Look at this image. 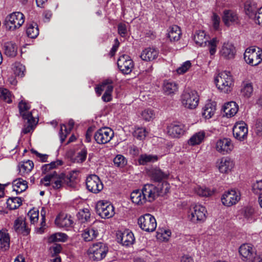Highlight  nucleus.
I'll use <instances>...</instances> for the list:
<instances>
[{
    "label": "nucleus",
    "mask_w": 262,
    "mask_h": 262,
    "mask_svg": "<svg viewBox=\"0 0 262 262\" xmlns=\"http://www.w3.org/2000/svg\"><path fill=\"white\" fill-rule=\"evenodd\" d=\"M169 185L164 181L157 186L147 184L142 190H135L130 194L132 202L137 205H142L146 201L151 202L158 196H163L169 192Z\"/></svg>",
    "instance_id": "nucleus-1"
},
{
    "label": "nucleus",
    "mask_w": 262,
    "mask_h": 262,
    "mask_svg": "<svg viewBox=\"0 0 262 262\" xmlns=\"http://www.w3.org/2000/svg\"><path fill=\"white\" fill-rule=\"evenodd\" d=\"M76 179V177L73 176L71 173L66 176L64 174H61L58 176L57 172L54 171L46 175L43 179L41 180V182L43 183L45 186H50V182L54 180L55 181L52 183V187L54 189L60 188L62 186V183H66L69 186L73 185V182Z\"/></svg>",
    "instance_id": "nucleus-2"
},
{
    "label": "nucleus",
    "mask_w": 262,
    "mask_h": 262,
    "mask_svg": "<svg viewBox=\"0 0 262 262\" xmlns=\"http://www.w3.org/2000/svg\"><path fill=\"white\" fill-rule=\"evenodd\" d=\"M108 248L105 244L98 242L93 244L89 250V255L91 260L100 261L106 255Z\"/></svg>",
    "instance_id": "nucleus-3"
},
{
    "label": "nucleus",
    "mask_w": 262,
    "mask_h": 262,
    "mask_svg": "<svg viewBox=\"0 0 262 262\" xmlns=\"http://www.w3.org/2000/svg\"><path fill=\"white\" fill-rule=\"evenodd\" d=\"M199 95L196 91L190 89L185 90L181 96L183 106L189 109H194L198 105Z\"/></svg>",
    "instance_id": "nucleus-4"
},
{
    "label": "nucleus",
    "mask_w": 262,
    "mask_h": 262,
    "mask_svg": "<svg viewBox=\"0 0 262 262\" xmlns=\"http://www.w3.org/2000/svg\"><path fill=\"white\" fill-rule=\"evenodd\" d=\"M217 88L222 92L228 93L231 90L232 78L229 72L224 71L219 74L215 78Z\"/></svg>",
    "instance_id": "nucleus-5"
},
{
    "label": "nucleus",
    "mask_w": 262,
    "mask_h": 262,
    "mask_svg": "<svg viewBox=\"0 0 262 262\" xmlns=\"http://www.w3.org/2000/svg\"><path fill=\"white\" fill-rule=\"evenodd\" d=\"M25 21L24 14L20 12H13L5 18L4 25L8 30H14L19 28Z\"/></svg>",
    "instance_id": "nucleus-6"
},
{
    "label": "nucleus",
    "mask_w": 262,
    "mask_h": 262,
    "mask_svg": "<svg viewBox=\"0 0 262 262\" xmlns=\"http://www.w3.org/2000/svg\"><path fill=\"white\" fill-rule=\"evenodd\" d=\"M244 56L247 63L257 66L262 61V50L258 47H251L246 49Z\"/></svg>",
    "instance_id": "nucleus-7"
},
{
    "label": "nucleus",
    "mask_w": 262,
    "mask_h": 262,
    "mask_svg": "<svg viewBox=\"0 0 262 262\" xmlns=\"http://www.w3.org/2000/svg\"><path fill=\"white\" fill-rule=\"evenodd\" d=\"M138 223L141 229L146 232H152L157 227L155 218L149 213L141 216L138 219Z\"/></svg>",
    "instance_id": "nucleus-8"
},
{
    "label": "nucleus",
    "mask_w": 262,
    "mask_h": 262,
    "mask_svg": "<svg viewBox=\"0 0 262 262\" xmlns=\"http://www.w3.org/2000/svg\"><path fill=\"white\" fill-rule=\"evenodd\" d=\"M96 211L103 219H109L115 214L114 206L108 202L99 201L96 205Z\"/></svg>",
    "instance_id": "nucleus-9"
},
{
    "label": "nucleus",
    "mask_w": 262,
    "mask_h": 262,
    "mask_svg": "<svg viewBox=\"0 0 262 262\" xmlns=\"http://www.w3.org/2000/svg\"><path fill=\"white\" fill-rule=\"evenodd\" d=\"M117 65L120 71L123 74L130 73L134 67V63L130 57L126 54L121 55L117 60Z\"/></svg>",
    "instance_id": "nucleus-10"
},
{
    "label": "nucleus",
    "mask_w": 262,
    "mask_h": 262,
    "mask_svg": "<svg viewBox=\"0 0 262 262\" xmlns=\"http://www.w3.org/2000/svg\"><path fill=\"white\" fill-rule=\"evenodd\" d=\"M114 132L109 127L99 129L94 135V139L98 144H105L111 141L114 136Z\"/></svg>",
    "instance_id": "nucleus-11"
},
{
    "label": "nucleus",
    "mask_w": 262,
    "mask_h": 262,
    "mask_svg": "<svg viewBox=\"0 0 262 262\" xmlns=\"http://www.w3.org/2000/svg\"><path fill=\"white\" fill-rule=\"evenodd\" d=\"M207 210L201 205H195L191 210L190 219L194 223L204 222L206 219Z\"/></svg>",
    "instance_id": "nucleus-12"
},
{
    "label": "nucleus",
    "mask_w": 262,
    "mask_h": 262,
    "mask_svg": "<svg viewBox=\"0 0 262 262\" xmlns=\"http://www.w3.org/2000/svg\"><path fill=\"white\" fill-rule=\"evenodd\" d=\"M86 185L87 189L94 193L99 192L103 188V185L99 178L95 174L91 175L87 178Z\"/></svg>",
    "instance_id": "nucleus-13"
},
{
    "label": "nucleus",
    "mask_w": 262,
    "mask_h": 262,
    "mask_svg": "<svg viewBox=\"0 0 262 262\" xmlns=\"http://www.w3.org/2000/svg\"><path fill=\"white\" fill-rule=\"evenodd\" d=\"M240 199V193L235 190L226 191L221 198L223 204L228 207L236 204Z\"/></svg>",
    "instance_id": "nucleus-14"
},
{
    "label": "nucleus",
    "mask_w": 262,
    "mask_h": 262,
    "mask_svg": "<svg viewBox=\"0 0 262 262\" xmlns=\"http://www.w3.org/2000/svg\"><path fill=\"white\" fill-rule=\"evenodd\" d=\"M239 253L243 260L246 261H252L257 256L254 249L250 245L247 244L240 246Z\"/></svg>",
    "instance_id": "nucleus-15"
},
{
    "label": "nucleus",
    "mask_w": 262,
    "mask_h": 262,
    "mask_svg": "<svg viewBox=\"0 0 262 262\" xmlns=\"http://www.w3.org/2000/svg\"><path fill=\"white\" fill-rule=\"evenodd\" d=\"M215 148L216 150L223 155L230 152L233 149V145L229 138H223L217 140L216 143Z\"/></svg>",
    "instance_id": "nucleus-16"
},
{
    "label": "nucleus",
    "mask_w": 262,
    "mask_h": 262,
    "mask_svg": "<svg viewBox=\"0 0 262 262\" xmlns=\"http://www.w3.org/2000/svg\"><path fill=\"white\" fill-rule=\"evenodd\" d=\"M248 128L244 122L236 123L233 128L234 137L239 141H243L247 137Z\"/></svg>",
    "instance_id": "nucleus-17"
},
{
    "label": "nucleus",
    "mask_w": 262,
    "mask_h": 262,
    "mask_svg": "<svg viewBox=\"0 0 262 262\" xmlns=\"http://www.w3.org/2000/svg\"><path fill=\"white\" fill-rule=\"evenodd\" d=\"M148 174L152 181L160 182L166 179L169 173L164 172L159 168H155L149 170Z\"/></svg>",
    "instance_id": "nucleus-18"
},
{
    "label": "nucleus",
    "mask_w": 262,
    "mask_h": 262,
    "mask_svg": "<svg viewBox=\"0 0 262 262\" xmlns=\"http://www.w3.org/2000/svg\"><path fill=\"white\" fill-rule=\"evenodd\" d=\"M13 229L18 234L24 236L28 235L30 231V229L27 227L25 221L21 217H18L14 221Z\"/></svg>",
    "instance_id": "nucleus-19"
},
{
    "label": "nucleus",
    "mask_w": 262,
    "mask_h": 262,
    "mask_svg": "<svg viewBox=\"0 0 262 262\" xmlns=\"http://www.w3.org/2000/svg\"><path fill=\"white\" fill-rule=\"evenodd\" d=\"M223 20L227 26L239 23L238 16L236 13L230 10H226L224 11Z\"/></svg>",
    "instance_id": "nucleus-20"
},
{
    "label": "nucleus",
    "mask_w": 262,
    "mask_h": 262,
    "mask_svg": "<svg viewBox=\"0 0 262 262\" xmlns=\"http://www.w3.org/2000/svg\"><path fill=\"white\" fill-rule=\"evenodd\" d=\"M185 126L181 123L171 124L167 127V133L173 138H178L185 132Z\"/></svg>",
    "instance_id": "nucleus-21"
},
{
    "label": "nucleus",
    "mask_w": 262,
    "mask_h": 262,
    "mask_svg": "<svg viewBox=\"0 0 262 262\" xmlns=\"http://www.w3.org/2000/svg\"><path fill=\"white\" fill-rule=\"evenodd\" d=\"M234 165L233 161L228 157L222 158L218 162V168L222 173H228Z\"/></svg>",
    "instance_id": "nucleus-22"
},
{
    "label": "nucleus",
    "mask_w": 262,
    "mask_h": 262,
    "mask_svg": "<svg viewBox=\"0 0 262 262\" xmlns=\"http://www.w3.org/2000/svg\"><path fill=\"white\" fill-rule=\"evenodd\" d=\"M222 57L226 59H232L234 57L236 50L234 46L229 42L224 43L220 52Z\"/></svg>",
    "instance_id": "nucleus-23"
},
{
    "label": "nucleus",
    "mask_w": 262,
    "mask_h": 262,
    "mask_svg": "<svg viewBox=\"0 0 262 262\" xmlns=\"http://www.w3.org/2000/svg\"><path fill=\"white\" fill-rule=\"evenodd\" d=\"M117 239L124 246H128L133 244L135 238L133 233L128 231L126 230L123 233H120L117 235Z\"/></svg>",
    "instance_id": "nucleus-24"
},
{
    "label": "nucleus",
    "mask_w": 262,
    "mask_h": 262,
    "mask_svg": "<svg viewBox=\"0 0 262 262\" xmlns=\"http://www.w3.org/2000/svg\"><path fill=\"white\" fill-rule=\"evenodd\" d=\"M159 52L155 49L148 48L142 51L140 57L144 61H149L156 59Z\"/></svg>",
    "instance_id": "nucleus-25"
},
{
    "label": "nucleus",
    "mask_w": 262,
    "mask_h": 262,
    "mask_svg": "<svg viewBox=\"0 0 262 262\" xmlns=\"http://www.w3.org/2000/svg\"><path fill=\"white\" fill-rule=\"evenodd\" d=\"M253 92V84L249 81H243L241 86L240 93L241 96L245 98H250Z\"/></svg>",
    "instance_id": "nucleus-26"
},
{
    "label": "nucleus",
    "mask_w": 262,
    "mask_h": 262,
    "mask_svg": "<svg viewBox=\"0 0 262 262\" xmlns=\"http://www.w3.org/2000/svg\"><path fill=\"white\" fill-rule=\"evenodd\" d=\"M34 163L31 160H27L20 162L18 165L19 174L21 176H25L33 169Z\"/></svg>",
    "instance_id": "nucleus-27"
},
{
    "label": "nucleus",
    "mask_w": 262,
    "mask_h": 262,
    "mask_svg": "<svg viewBox=\"0 0 262 262\" xmlns=\"http://www.w3.org/2000/svg\"><path fill=\"white\" fill-rule=\"evenodd\" d=\"M216 103L215 102H209L205 104L203 108L202 116L206 119L211 118L216 111Z\"/></svg>",
    "instance_id": "nucleus-28"
},
{
    "label": "nucleus",
    "mask_w": 262,
    "mask_h": 262,
    "mask_svg": "<svg viewBox=\"0 0 262 262\" xmlns=\"http://www.w3.org/2000/svg\"><path fill=\"white\" fill-rule=\"evenodd\" d=\"M238 106L233 101L226 103L223 108V112L227 117H231L234 116L237 112Z\"/></svg>",
    "instance_id": "nucleus-29"
},
{
    "label": "nucleus",
    "mask_w": 262,
    "mask_h": 262,
    "mask_svg": "<svg viewBox=\"0 0 262 262\" xmlns=\"http://www.w3.org/2000/svg\"><path fill=\"white\" fill-rule=\"evenodd\" d=\"M10 247V236L4 230L0 231V249L6 251Z\"/></svg>",
    "instance_id": "nucleus-30"
},
{
    "label": "nucleus",
    "mask_w": 262,
    "mask_h": 262,
    "mask_svg": "<svg viewBox=\"0 0 262 262\" xmlns=\"http://www.w3.org/2000/svg\"><path fill=\"white\" fill-rule=\"evenodd\" d=\"M258 9L256 7L255 4L250 1H247L245 4V10L247 15L250 18L255 17Z\"/></svg>",
    "instance_id": "nucleus-31"
},
{
    "label": "nucleus",
    "mask_w": 262,
    "mask_h": 262,
    "mask_svg": "<svg viewBox=\"0 0 262 262\" xmlns=\"http://www.w3.org/2000/svg\"><path fill=\"white\" fill-rule=\"evenodd\" d=\"M98 235V230L92 226L85 229L82 234L84 240L86 242L92 241L96 238Z\"/></svg>",
    "instance_id": "nucleus-32"
},
{
    "label": "nucleus",
    "mask_w": 262,
    "mask_h": 262,
    "mask_svg": "<svg viewBox=\"0 0 262 262\" xmlns=\"http://www.w3.org/2000/svg\"><path fill=\"white\" fill-rule=\"evenodd\" d=\"M20 115L23 118H28L32 116V112H28L30 108V105L25 101L21 100L18 104Z\"/></svg>",
    "instance_id": "nucleus-33"
},
{
    "label": "nucleus",
    "mask_w": 262,
    "mask_h": 262,
    "mask_svg": "<svg viewBox=\"0 0 262 262\" xmlns=\"http://www.w3.org/2000/svg\"><path fill=\"white\" fill-rule=\"evenodd\" d=\"M181 34L180 27L177 25H174L170 27L167 37L171 41H177L180 39Z\"/></svg>",
    "instance_id": "nucleus-34"
},
{
    "label": "nucleus",
    "mask_w": 262,
    "mask_h": 262,
    "mask_svg": "<svg viewBox=\"0 0 262 262\" xmlns=\"http://www.w3.org/2000/svg\"><path fill=\"white\" fill-rule=\"evenodd\" d=\"M4 49L5 54L9 56L13 57H15L17 53V47L12 42H8L4 44Z\"/></svg>",
    "instance_id": "nucleus-35"
},
{
    "label": "nucleus",
    "mask_w": 262,
    "mask_h": 262,
    "mask_svg": "<svg viewBox=\"0 0 262 262\" xmlns=\"http://www.w3.org/2000/svg\"><path fill=\"white\" fill-rule=\"evenodd\" d=\"M13 190L17 193H20L25 191L28 187L27 182L22 179H16L13 182Z\"/></svg>",
    "instance_id": "nucleus-36"
},
{
    "label": "nucleus",
    "mask_w": 262,
    "mask_h": 262,
    "mask_svg": "<svg viewBox=\"0 0 262 262\" xmlns=\"http://www.w3.org/2000/svg\"><path fill=\"white\" fill-rule=\"evenodd\" d=\"M205 137V133L204 131H200L194 134L188 140V143L192 146L196 145L201 143Z\"/></svg>",
    "instance_id": "nucleus-37"
},
{
    "label": "nucleus",
    "mask_w": 262,
    "mask_h": 262,
    "mask_svg": "<svg viewBox=\"0 0 262 262\" xmlns=\"http://www.w3.org/2000/svg\"><path fill=\"white\" fill-rule=\"evenodd\" d=\"M158 160V157L156 155L142 154L139 158L138 163L140 165H144L149 163L156 162Z\"/></svg>",
    "instance_id": "nucleus-38"
},
{
    "label": "nucleus",
    "mask_w": 262,
    "mask_h": 262,
    "mask_svg": "<svg viewBox=\"0 0 262 262\" xmlns=\"http://www.w3.org/2000/svg\"><path fill=\"white\" fill-rule=\"evenodd\" d=\"M23 119L27 120V124L24 125L22 132L24 134H27L34 129L37 123L36 122L35 119L33 116H31L28 118H23Z\"/></svg>",
    "instance_id": "nucleus-39"
},
{
    "label": "nucleus",
    "mask_w": 262,
    "mask_h": 262,
    "mask_svg": "<svg viewBox=\"0 0 262 262\" xmlns=\"http://www.w3.org/2000/svg\"><path fill=\"white\" fill-rule=\"evenodd\" d=\"M178 89L177 84L172 81H165L163 84V91L167 94L169 95L174 93Z\"/></svg>",
    "instance_id": "nucleus-40"
},
{
    "label": "nucleus",
    "mask_w": 262,
    "mask_h": 262,
    "mask_svg": "<svg viewBox=\"0 0 262 262\" xmlns=\"http://www.w3.org/2000/svg\"><path fill=\"white\" fill-rule=\"evenodd\" d=\"M193 39L196 44L202 46L204 43H206L205 39V33L203 31H196L194 35Z\"/></svg>",
    "instance_id": "nucleus-41"
},
{
    "label": "nucleus",
    "mask_w": 262,
    "mask_h": 262,
    "mask_svg": "<svg viewBox=\"0 0 262 262\" xmlns=\"http://www.w3.org/2000/svg\"><path fill=\"white\" fill-rule=\"evenodd\" d=\"M7 204L10 209H16L21 204V200L18 197L10 198L7 200Z\"/></svg>",
    "instance_id": "nucleus-42"
},
{
    "label": "nucleus",
    "mask_w": 262,
    "mask_h": 262,
    "mask_svg": "<svg viewBox=\"0 0 262 262\" xmlns=\"http://www.w3.org/2000/svg\"><path fill=\"white\" fill-rule=\"evenodd\" d=\"M27 34L31 38H36L39 34V29L36 24H30L27 29Z\"/></svg>",
    "instance_id": "nucleus-43"
},
{
    "label": "nucleus",
    "mask_w": 262,
    "mask_h": 262,
    "mask_svg": "<svg viewBox=\"0 0 262 262\" xmlns=\"http://www.w3.org/2000/svg\"><path fill=\"white\" fill-rule=\"evenodd\" d=\"M77 218L80 223H84L89 221L91 213L88 209H84L80 210L77 214Z\"/></svg>",
    "instance_id": "nucleus-44"
},
{
    "label": "nucleus",
    "mask_w": 262,
    "mask_h": 262,
    "mask_svg": "<svg viewBox=\"0 0 262 262\" xmlns=\"http://www.w3.org/2000/svg\"><path fill=\"white\" fill-rule=\"evenodd\" d=\"M55 221L62 227H68L73 224V221L71 219V217L67 216L63 218L56 219Z\"/></svg>",
    "instance_id": "nucleus-45"
},
{
    "label": "nucleus",
    "mask_w": 262,
    "mask_h": 262,
    "mask_svg": "<svg viewBox=\"0 0 262 262\" xmlns=\"http://www.w3.org/2000/svg\"><path fill=\"white\" fill-rule=\"evenodd\" d=\"M62 164V162L60 160L53 161L50 164H45L42 166L41 170L43 174H46L50 170L55 168L57 165H61Z\"/></svg>",
    "instance_id": "nucleus-46"
},
{
    "label": "nucleus",
    "mask_w": 262,
    "mask_h": 262,
    "mask_svg": "<svg viewBox=\"0 0 262 262\" xmlns=\"http://www.w3.org/2000/svg\"><path fill=\"white\" fill-rule=\"evenodd\" d=\"M68 238V236L63 233H56L50 236L49 241L51 242H65Z\"/></svg>",
    "instance_id": "nucleus-47"
},
{
    "label": "nucleus",
    "mask_w": 262,
    "mask_h": 262,
    "mask_svg": "<svg viewBox=\"0 0 262 262\" xmlns=\"http://www.w3.org/2000/svg\"><path fill=\"white\" fill-rule=\"evenodd\" d=\"M0 98L8 103L12 102L11 93L6 89L0 88Z\"/></svg>",
    "instance_id": "nucleus-48"
},
{
    "label": "nucleus",
    "mask_w": 262,
    "mask_h": 262,
    "mask_svg": "<svg viewBox=\"0 0 262 262\" xmlns=\"http://www.w3.org/2000/svg\"><path fill=\"white\" fill-rule=\"evenodd\" d=\"M243 216L249 221L254 220V209L251 207H245L243 211Z\"/></svg>",
    "instance_id": "nucleus-49"
},
{
    "label": "nucleus",
    "mask_w": 262,
    "mask_h": 262,
    "mask_svg": "<svg viewBox=\"0 0 262 262\" xmlns=\"http://www.w3.org/2000/svg\"><path fill=\"white\" fill-rule=\"evenodd\" d=\"M114 82L111 79H107L102 82V86L104 88L105 92L112 94L113 89Z\"/></svg>",
    "instance_id": "nucleus-50"
},
{
    "label": "nucleus",
    "mask_w": 262,
    "mask_h": 262,
    "mask_svg": "<svg viewBox=\"0 0 262 262\" xmlns=\"http://www.w3.org/2000/svg\"><path fill=\"white\" fill-rule=\"evenodd\" d=\"M114 164L119 167H123L127 164V160L121 155H118L114 159Z\"/></svg>",
    "instance_id": "nucleus-51"
},
{
    "label": "nucleus",
    "mask_w": 262,
    "mask_h": 262,
    "mask_svg": "<svg viewBox=\"0 0 262 262\" xmlns=\"http://www.w3.org/2000/svg\"><path fill=\"white\" fill-rule=\"evenodd\" d=\"M13 70L16 75L20 77L24 76L25 67L20 62H15L13 66Z\"/></svg>",
    "instance_id": "nucleus-52"
},
{
    "label": "nucleus",
    "mask_w": 262,
    "mask_h": 262,
    "mask_svg": "<svg viewBox=\"0 0 262 262\" xmlns=\"http://www.w3.org/2000/svg\"><path fill=\"white\" fill-rule=\"evenodd\" d=\"M196 192L198 195L202 196H209L213 193V192L209 188L201 187H197L196 189Z\"/></svg>",
    "instance_id": "nucleus-53"
},
{
    "label": "nucleus",
    "mask_w": 262,
    "mask_h": 262,
    "mask_svg": "<svg viewBox=\"0 0 262 262\" xmlns=\"http://www.w3.org/2000/svg\"><path fill=\"white\" fill-rule=\"evenodd\" d=\"M146 133L145 128L139 127L135 130L134 136L141 140L145 138L146 136Z\"/></svg>",
    "instance_id": "nucleus-54"
},
{
    "label": "nucleus",
    "mask_w": 262,
    "mask_h": 262,
    "mask_svg": "<svg viewBox=\"0 0 262 262\" xmlns=\"http://www.w3.org/2000/svg\"><path fill=\"white\" fill-rule=\"evenodd\" d=\"M141 115L143 119L149 121L153 118L154 114L151 110L147 109L143 111Z\"/></svg>",
    "instance_id": "nucleus-55"
},
{
    "label": "nucleus",
    "mask_w": 262,
    "mask_h": 262,
    "mask_svg": "<svg viewBox=\"0 0 262 262\" xmlns=\"http://www.w3.org/2000/svg\"><path fill=\"white\" fill-rule=\"evenodd\" d=\"M191 63L189 61H187L183 63L181 67H179L177 69V72L179 74H184L187 71V70L190 68Z\"/></svg>",
    "instance_id": "nucleus-56"
},
{
    "label": "nucleus",
    "mask_w": 262,
    "mask_h": 262,
    "mask_svg": "<svg viewBox=\"0 0 262 262\" xmlns=\"http://www.w3.org/2000/svg\"><path fill=\"white\" fill-rule=\"evenodd\" d=\"M28 215L29 216L31 224H34L35 223H36L38 221V215H39L38 211H36L34 210H30L28 212Z\"/></svg>",
    "instance_id": "nucleus-57"
},
{
    "label": "nucleus",
    "mask_w": 262,
    "mask_h": 262,
    "mask_svg": "<svg viewBox=\"0 0 262 262\" xmlns=\"http://www.w3.org/2000/svg\"><path fill=\"white\" fill-rule=\"evenodd\" d=\"M69 133H70V132L68 131L67 126L64 124L61 125L59 133L61 143H63L64 141L67 137V135Z\"/></svg>",
    "instance_id": "nucleus-58"
},
{
    "label": "nucleus",
    "mask_w": 262,
    "mask_h": 262,
    "mask_svg": "<svg viewBox=\"0 0 262 262\" xmlns=\"http://www.w3.org/2000/svg\"><path fill=\"white\" fill-rule=\"evenodd\" d=\"M86 156H87V150L85 148H83L77 154V162H80V163L84 162L86 159Z\"/></svg>",
    "instance_id": "nucleus-59"
},
{
    "label": "nucleus",
    "mask_w": 262,
    "mask_h": 262,
    "mask_svg": "<svg viewBox=\"0 0 262 262\" xmlns=\"http://www.w3.org/2000/svg\"><path fill=\"white\" fill-rule=\"evenodd\" d=\"M217 41L216 38H214L210 41H208L209 49L211 55L214 54L216 52Z\"/></svg>",
    "instance_id": "nucleus-60"
},
{
    "label": "nucleus",
    "mask_w": 262,
    "mask_h": 262,
    "mask_svg": "<svg viewBox=\"0 0 262 262\" xmlns=\"http://www.w3.org/2000/svg\"><path fill=\"white\" fill-rule=\"evenodd\" d=\"M118 33L121 37H125L127 33L125 24L120 23L118 25Z\"/></svg>",
    "instance_id": "nucleus-61"
},
{
    "label": "nucleus",
    "mask_w": 262,
    "mask_h": 262,
    "mask_svg": "<svg viewBox=\"0 0 262 262\" xmlns=\"http://www.w3.org/2000/svg\"><path fill=\"white\" fill-rule=\"evenodd\" d=\"M253 191L255 193L260 195V193H262V180L257 181L253 186Z\"/></svg>",
    "instance_id": "nucleus-62"
},
{
    "label": "nucleus",
    "mask_w": 262,
    "mask_h": 262,
    "mask_svg": "<svg viewBox=\"0 0 262 262\" xmlns=\"http://www.w3.org/2000/svg\"><path fill=\"white\" fill-rule=\"evenodd\" d=\"M213 28L215 30H217L220 23V17L216 14L214 13L212 17Z\"/></svg>",
    "instance_id": "nucleus-63"
},
{
    "label": "nucleus",
    "mask_w": 262,
    "mask_h": 262,
    "mask_svg": "<svg viewBox=\"0 0 262 262\" xmlns=\"http://www.w3.org/2000/svg\"><path fill=\"white\" fill-rule=\"evenodd\" d=\"M254 18L256 23L262 26V7L258 9V11Z\"/></svg>",
    "instance_id": "nucleus-64"
}]
</instances>
